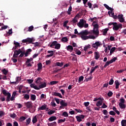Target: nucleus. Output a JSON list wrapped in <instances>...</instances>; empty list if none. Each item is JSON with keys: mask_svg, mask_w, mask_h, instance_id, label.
<instances>
[{"mask_svg": "<svg viewBox=\"0 0 126 126\" xmlns=\"http://www.w3.org/2000/svg\"><path fill=\"white\" fill-rule=\"evenodd\" d=\"M27 81L29 84H30V86L32 88V79L27 80Z\"/></svg>", "mask_w": 126, "mask_h": 126, "instance_id": "53", "label": "nucleus"}, {"mask_svg": "<svg viewBox=\"0 0 126 126\" xmlns=\"http://www.w3.org/2000/svg\"><path fill=\"white\" fill-rule=\"evenodd\" d=\"M47 109V105L46 104L42 105L38 108V110H44Z\"/></svg>", "mask_w": 126, "mask_h": 126, "instance_id": "27", "label": "nucleus"}, {"mask_svg": "<svg viewBox=\"0 0 126 126\" xmlns=\"http://www.w3.org/2000/svg\"><path fill=\"white\" fill-rule=\"evenodd\" d=\"M26 120V117L24 116H22L19 119V122H23V121H25Z\"/></svg>", "mask_w": 126, "mask_h": 126, "instance_id": "40", "label": "nucleus"}, {"mask_svg": "<svg viewBox=\"0 0 126 126\" xmlns=\"http://www.w3.org/2000/svg\"><path fill=\"white\" fill-rule=\"evenodd\" d=\"M55 49H56L57 50H60V49H61V44L57 43L55 45Z\"/></svg>", "mask_w": 126, "mask_h": 126, "instance_id": "41", "label": "nucleus"}, {"mask_svg": "<svg viewBox=\"0 0 126 126\" xmlns=\"http://www.w3.org/2000/svg\"><path fill=\"white\" fill-rule=\"evenodd\" d=\"M50 83L51 85H55V84H58V83H59V82L56 81H53L50 82Z\"/></svg>", "mask_w": 126, "mask_h": 126, "instance_id": "46", "label": "nucleus"}, {"mask_svg": "<svg viewBox=\"0 0 126 126\" xmlns=\"http://www.w3.org/2000/svg\"><path fill=\"white\" fill-rule=\"evenodd\" d=\"M102 104H103L102 101H98L96 102V106H97V107H100V106H102Z\"/></svg>", "mask_w": 126, "mask_h": 126, "instance_id": "37", "label": "nucleus"}, {"mask_svg": "<svg viewBox=\"0 0 126 126\" xmlns=\"http://www.w3.org/2000/svg\"><path fill=\"white\" fill-rule=\"evenodd\" d=\"M108 31H109V29L108 28L102 30V32L103 33V35H104V36H106V35H107Z\"/></svg>", "mask_w": 126, "mask_h": 126, "instance_id": "18", "label": "nucleus"}, {"mask_svg": "<svg viewBox=\"0 0 126 126\" xmlns=\"http://www.w3.org/2000/svg\"><path fill=\"white\" fill-rule=\"evenodd\" d=\"M61 41L64 43H65L68 41V39L66 36H65L61 39Z\"/></svg>", "mask_w": 126, "mask_h": 126, "instance_id": "29", "label": "nucleus"}, {"mask_svg": "<svg viewBox=\"0 0 126 126\" xmlns=\"http://www.w3.org/2000/svg\"><path fill=\"white\" fill-rule=\"evenodd\" d=\"M93 33L94 34V35H95V36H99V30L98 29H94L93 31Z\"/></svg>", "mask_w": 126, "mask_h": 126, "instance_id": "14", "label": "nucleus"}, {"mask_svg": "<svg viewBox=\"0 0 126 126\" xmlns=\"http://www.w3.org/2000/svg\"><path fill=\"white\" fill-rule=\"evenodd\" d=\"M24 31H27V32L28 31H29V32H31V31H32V26H31L30 27H29V29H28V28H26L25 29H24Z\"/></svg>", "mask_w": 126, "mask_h": 126, "instance_id": "36", "label": "nucleus"}, {"mask_svg": "<svg viewBox=\"0 0 126 126\" xmlns=\"http://www.w3.org/2000/svg\"><path fill=\"white\" fill-rule=\"evenodd\" d=\"M100 46H101V42L100 41H96L92 44L93 48L94 49H98V47H100Z\"/></svg>", "mask_w": 126, "mask_h": 126, "instance_id": "6", "label": "nucleus"}, {"mask_svg": "<svg viewBox=\"0 0 126 126\" xmlns=\"http://www.w3.org/2000/svg\"><path fill=\"white\" fill-rule=\"evenodd\" d=\"M109 114L111 116H116V113L113 111H111L109 112Z\"/></svg>", "mask_w": 126, "mask_h": 126, "instance_id": "58", "label": "nucleus"}, {"mask_svg": "<svg viewBox=\"0 0 126 126\" xmlns=\"http://www.w3.org/2000/svg\"><path fill=\"white\" fill-rule=\"evenodd\" d=\"M81 38L82 39V40H88V39H89V36L81 35Z\"/></svg>", "mask_w": 126, "mask_h": 126, "instance_id": "31", "label": "nucleus"}, {"mask_svg": "<svg viewBox=\"0 0 126 126\" xmlns=\"http://www.w3.org/2000/svg\"><path fill=\"white\" fill-rule=\"evenodd\" d=\"M32 45H34V47H39V45H40V43L36 42L35 43H32Z\"/></svg>", "mask_w": 126, "mask_h": 126, "instance_id": "51", "label": "nucleus"}, {"mask_svg": "<svg viewBox=\"0 0 126 126\" xmlns=\"http://www.w3.org/2000/svg\"><path fill=\"white\" fill-rule=\"evenodd\" d=\"M65 100H62L60 102V105L63 106L64 107H66L67 106V103H65L64 101Z\"/></svg>", "mask_w": 126, "mask_h": 126, "instance_id": "21", "label": "nucleus"}, {"mask_svg": "<svg viewBox=\"0 0 126 126\" xmlns=\"http://www.w3.org/2000/svg\"><path fill=\"white\" fill-rule=\"evenodd\" d=\"M14 45H15V47H16L17 48H20L21 47L20 43L16 42L15 41H14Z\"/></svg>", "mask_w": 126, "mask_h": 126, "instance_id": "32", "label": "nucleus"}, {"mask_svg": "<svg viewBox=\"0 0 126 126\" xmlns=\"http://www.w3.org/2000/svg\"><path fill=\"white\" fill-rule=\"evenodd\" d=\"M122 26V25L121 24H119L118 25V23H116V24H114L113 27V29L114 31H118L119 29H120V27Z\"/></svg>", "mask_w": 126, "mask_h": 126, "instance_id": "7", "label": "nucleus"}, {"mask_svg": "<svg viewBox=\"0 0 126 126\" xmlns=\"http://www.w3.org/2000/svg\"><path fill=\"white\" fill-rule=\"evenodd\" d=\"M2 72L4 74V75H6L7 73H8V70H6L5 68H4L1 70Z\"/></svg>", "mask_w": 126, "mask_h": 126, "instance_id": "39", "label": "nucleus"}, {"mask_svg": "<svg viewBox=\"0 0 126 126\" xmlns=\"http://www.w3.org/2000/svg\"><path fill=\"white\" fill-rule=\"evenodd\" d=\"M32 52V50L30 49L27 50L26 52L25 53V57H28V55Z\"/></svg>", "mask_w": 126, "mask_h": 126, "instance_id": "28", "label": "nucleus"}, {"mask_svg": "<svg viewBox=\"0 0 126 126\" xmlns=\"http://www.w3.org/2000/svg\"><path fill=\"white\" fill-rule=\"evenodd\" d=\"M114 83L116 85V87H115L116 89H119V86H120V83L119 82V81L116 80Z\"/></svg>", "mask_w": 126, "mask_h": 126, "instance_id": "24", "label": "nucleus"}, {"mask_svg": "<svg viewBox=\"0 0 126 126\" xmlns=\"http://www.w3.org/2000/svg\"><path fill=\"white\" fill-rule=\"evenodd\" d=\"M48 126H57V122H54L52 123H48Z\"/></svg>", "mask_w": 126, "mask_h": 126, "instance_id": "42", "label": "nucleus"}, {"mask_svg": "<svg viewBox=\"0 0 126 126\" xmlns=\"http://www.w3.org/2000/svg\"><path fill=\"white\" fill-rule=\"evenodd\" d=\"M55 112H56V111L51 110V111L48 112V115H53V114H55Z\"/></svg>", "mask_w": 126, "mask_h": 126, "instance_id": "54", "label": "nucleus"}, {"mask_svg": "<svg viewBox=\"0 0 126 126\" xmlns=\"http://www.w3.org/2000/svg\"><path fill=\"white\" fill-rule=\"evenodd\" d=\"M4 115H5V113L3 111H0V118H2Z\"/></svg>", "mask_w": 126, "mask_h": 126, "instance_id": "49", "label": "nucleus"}, {"mask_svg": "<svg viewBox=\"0 0 126 126\" xmlns=\"http://www.w3.org/2000/svg\"><path fill=\"white\" fill-rule=\"evenodd\" d=\"M91 48V45H90V44H88L87 45H85L84 48V51H87V50H88V49H90Z\"/></svg>", "mask_w": 126, "mask_h": 126, "instance_id": "30", "label": "nucleus"}, {"mask_svg": "<svg viewBox=\"0 0 126 126\" xmlns=\"http://www.w3.org/2000/svg\"><path fill=\"white\" fill-rule=\"evenodd\" d=\"M22 43H29V44L32 43V38H28L22 40Z\"/></svg>", "mask_w": 126, "mask_h": 126, "instance_id": "12", "label": "nucleus"}, {"mask_svg": "<svg viewBox=\"0 0 126 126\" xmlns=\"http://www.w3.org/2000/svg\"><path fill=\"white\" fill-rule=\"evenodd\" d=\"M10 117L12 118V119H15V118H16V114H15V113L10 114Z\"/></svg>", "mask_w": 126, "mask_h": 126, "instance_id": "57", "label": "nucleus"}, {"mask_svg": "<svg viewBox=\"0 0 126 126\" xmlns=\"http://www.w3.org/2000/svg\"><path fill=\"white\" fill-rule=\"evenodd\" d=\"M121 125H122V126H126V120H123L121 121Z\"/></svg>", "mask_w": 126, "mask_h": 126, "instance_id": "43", "label": "nucleus"}, {"mask_svg": "<svg viewBox=\"0 0 126 126\" xmlns=\"http://www.w3.org/2000/svg\"><path fill=\"white\" fill-rule=\"evenodd\" d=\"M65 122V118L63 119H60L58 121V124H61V123H64Z\"/></svg>", "mask_w": 126, "mask_h": 126, "instance_id": "50", "label": "nucleus"}, {"mask_svg": "<svg viewBox=\"0 0 126 126\" xmlns=\"http://www.w3.org/2000/svg\"><path fill=\"white\" fill-rule=\"evenodd\" d=\"M27 108H28L29 109H32V102H28L26 103Z\"/></svg>", "mask_w": 126, "mask_h": 126, "instance_id": "16", "label": "nucleus"}, {"mask_svg": "<svg viewBox=\"0 0 126 126\" xmlns=\"http://www.w3.org/2000/svg\"><path fill=\"white\" fill-rule=\"evenodd\" d=\"M43 81V79H42V78L38 77L35 79V83L38 86L39 84H41Z\"/></svg>", "mask_w": 126, "mask_h": 126, "instance_id": "11", "label": "nucleus"}, {"mask_svg": "<svg viewBox=\"0 0 126 126\" xmlns=\"http://www.w3.org/2000/svg\"><path fill=\"white\" fill-rule=\"evenodd\" d=\"M118 19L120 22H121V23H123V22H125V18H124L123 14L118 15Z\"/></svg>", "mask_w": 126, "mask_h": 126, "instance_id": "9", "label": "nucleus"}, {"mask_svg": "<svg viewBox=\"0 0 126 126\" xmlns=\"http://www.w3.org/2000/svg\"><path fill=\"white\" fill-rule=\"evenodd\" d=\"M83 79H84V77H83V76H80L79 78V80H78L79 83H80L81 81H83Z\"/></svg>", "mask_w": 126, "mask_h": 126, "instance_id": "44", "label": "nucleus"}, {"mask_svg": "<svg viewBox=\"0 0 126 126\" xmlns=\"http://www.w3.org/2000/svg\"><path fill=\"white\" fill-rule=\"evenodd\" d=\"M24 97L25 99H26V100H28V99H29L30 98L29 94H25Z\"/></svg>", "mask_w": 126, "mask_h": 126, "instance_id": "60", "label": "nucleus"}, {"mask_svg": "<svg viewBox=\"0 0 126 126\" xmlns=\"http://www.w3.org/2000/svg\"><path fill=\"white\" fill-rule=\"evenodd\" d=\"M53 95L54 96H58V97H60V98H63V95H62V94L60 93L54 92Z\"/></svg>", "mask_w": 126, "mask_h": 126, "instance_id": "20", "label": "nucleus"}, {"mask_svg": "<svg viewBox=\"0 0 126 126\" xmlns=\"http://www.w3.org/2000/svg\"><path fill=\"white\" fill-rule=\"evenodd\" d=\"M84 23H86V21L83 19H81L79 22L77 24V26L80 28H83V27H84Z\"/></svg>", "mask_w": 126, "mask_h": 126, "instance_id": "3", "label": "nucleus"}, {"mask_svg": "<svg viewBox=\"0 0 126 126\" xmlns=\"http://www.w3.org/2000/svg\"><path fill=\"white\" fill-rule=\"evenodd\" d=\"M89 104H90L89 102H84V105L85 107H88V106H89Z\"/></svg>", "mask_w": 126, "mask_h": 126, "instance_id": "62", "label": "nucleus"}, {"mask_svg": "<svg viewBox=\"0 0 126 126\" xmlns=\"http://www.w3.org/2000/svg\"><path fill=\"white\" fill-rule=\"evenodd\" d=\"M85 118V115H80L79 116H76V119L79 123H80V122H82V120H84Z\"/></svg>", "mask_w": 126, "mask_h": 126, "instance_id": "4", "label": "nucleus"}, {"mask_svg": "<svg viewBox=\"0 0 126 126\" xmlns=\"http://www.w3.org/2000/svg\"><path fill=\"white\" fill-rule=\"evenodd\" d=\"M67 50L69 52H72V51H73V47L71 45H68L67 47Z\"/></svg>", "mask_w": 126, "mask_h": 126, "instance_id": "26", "label": "nucleus"}, {"mask_svg": "<svg viewBox=\"0 0 126 126\" xmlns=\"http://www.w3.org/2000/svg\"><path fill=\"white\" fill-rule=\"evenodd\" d=\"M107 95L108 97H112L113 96V92L110 91L108 94Z\"/></svg>", "mask_w": 126, "mask_h": 126, "instance_id": "55", "label": "nucleus"}, {"mask_svg": "<svg viewBox=\"0 0 126 126\" xmlns=\"http://www.w3.org/2000/svg\"><path fill=\"white\" fill-rule=\"evenodd\" d=\"M115 51H116V47H112L111 49H110L109 56H112V54L115 52Z\"/></svg>", "mask_w": 126, "mask_h": 126, "instance_id": "34", "label": "nucleus"}, {"mask_svg": "<svg viewBox=\"0 0 126 126\" xmlns=\"http://www.w3.org/2000/svg\"><path fill=\"white\" fill-rule=\"evenodd\" d=\"M109 85H113L114 84V80L113 79H111L109 82Z\"/></svg>", "mask_w": 126, "mask_h": 126, "instance_id": "59", "label": "nucleus"}, {"mask_svg": "<svg viewBox=\"0 0 126 126\" xmlns=\"http://www.w3.org/2000/svg\"><path fill=\"white\" fill-rule=\"evenodd\" d=\"M21 53H22V50H21V49H19L18 50L14 51L13 58H14V59L17 58L18 55H20V54H21Z\"/></svg>", "mask_w": 126, "mask_h": 126, "instance_id": "2", "label": "nucleus"}, {"mask_svg": "<svg viewBox=\"0 0 126 126\" xmlns=\"http://www.w3.org/2000/svg\"><path fill=\"white\" fill-rule=\"evenodd\" d=\"M37 117L34 116L32 119V123L33 124H36L37 123Z\"/></svg>", "mask_w": 126, "mask_h": 126, "instance_id": "45", "label": "nucleus"}, {"mask_svg": "<svg viewBox=\"0 0 126 126\" xmlns=\"http://www.w3.org/2000/svg\"><path fill=\"white\" fill-rule=\"evenodd\" d=\"M32 88H34V89H35V90H40V87L38 86H38H36V85H34V84H32Z\"/></svg>", "mask_w": 126, "mask_h": 126, "instance_id": "35", "label": "nucleus"}, {"mask_svg": "<svg viewBox=\"0 0 126 126\" xmlns=\"http://www.w3.org/2000/svg\"><path fill=\"white\" fill-rule=\"evenodd\" d=\"M94 29L99 30V25L97 24H95L94 25Z\"/></svg>", "mask_w": 126, "mask_h": 126, "instance_id": "52", "label": "nucleus"}, {"mask_svg": "<svg viewBox=\"0 0 126 126\" xmlns=\"http://www.w3.org/2000/svg\"><path fill=\"white\" fill-rule=\"evenodd\" d=\"M79 16H80V15H79V14H77L71 21V23H73V24L76 23L78 22Z\"/></svg>", "mask_w": 126, "mask_h": 126, "instance_id": "5", "label": "nucleus"}, {"mask_svg": "<svg viewBox=\"0 0 126 126\" xmlns=\"http://www.w3.org/2000/svg\"><path fill=\"white\" fill-rule=\"evenodd\" d=\"M39 88L40 89H42L43 88H45V87H47V82H44V81L39 85Z\"/></svg>", "mask_w": 126, "mask_h": 126, "instance_id": "10", "label": "nucleus"}, {"mask_svg": "<svg viewBox=\"0 0 126 126\" xmlns=\"http://www.w3.org/2000/svg\"><path fill=\"white\" fill-rule=\"evenodd\" d=\"M78 35H81V36H85L89 34V32L87 30L81 31L80 33H78Z\"/></svg>", "mask_w": 126, "mask_h": 126, "instance_id": "8", "label": "nucleus"}, {"mask_svg": "<svg viewBox=\"0 0 126 126\" xmlns=\"http://www.w3.org/2000/svg\"><path fill=\"white\" fill-rule=\"evenodd\" d=\"M56 120H57V117L52 116L49 118L48 121H49V122H53V121H56Z\"/></svg>", "mask_w": 126, "mask_h": 126, "instance_id": "25", "label": "nucleus"}, {"mask_svg": "<svg viewBox=\"0 0 126 126\" xmlns=\"http://www.w3.org/2000/svg\"><path fill=\"white\" fill-rule=\"evenodd\" d=\"M36 100V95L35 94H32V100L35 101Z\"/></svg>", "mask_w": 126, "mask_h": 126, "instance_id": "63", "label": "nucleus"}, {"mask_svg": "<svg viewBox=\"0 0 126 126\" xmlns=\"http://www.w3.org/2000/svg\"><path fill=\"white\" fill-rule=\"evenodd\" d=\"M31 122V118H28V119L26 120L27 125H29V124H30Z\"/></svg>", "mask_w": 126, "mask_h": 126, "instance_id": "56", "label": "nucleus"}, {"mask_svg": "<svg viewBox=\"0 0 126 126\" xmlns=\"http://www.w3.org/2000/svg\"><path fill=\"white\" fill-rule=\"evenodd\" d=\"M20 80H21V78L20 77H17L16 81L17 82V83H19V81H20Z\"/></svg>", "mask_w": 126, "mask_h": 126, "instance_id": "61", "label": "nucleus"}, {"mask_svg": "<svg viewBox=\"0 0 126 126\" xmlns=\"http://www.w3.org/2000/svg\"><path fill=\"white\" fill-rule=\"evenodd\" d=\"M72 10V7H71V5H70L68 9V11L67 12V14L69 15H70L71 14V11Z\"/></svg>", "mask_w": 126, "mask_h": 126, "instance_id": "33", "label": "nucleus"}, {"mask_svg": "<svg viewBox=\"0 0 126 126\" xmlns=\"http://www.w3.org/2000/svg\"><path fill=\"white\" fill-rule=\"evenodd\" d=\"M62 116L63 117H68V113H67V112L65 111V112H63V113L62 114Z\"/></svg>", "mask_w": 126, "mask_h": 126, "instance_id": "48", "label": "nucleus"}, {"mask_svg": "<svg viewBox=\"0 0 126 126\" xmlns=\"http://www.w3.org/2000/svg\"><path fill=\"white\" fill-rule=\"evenodd\" d=\"M49 34H50V35H51L52 36H54V35H56V32H55V31L51 30L49 32Z\"/></svg>", "mask_w": 126, "mask_h": 126, "instance_id": "47", "label": "nucleus"}, {"mask_svg": "<svg viewBox=\"0 0 126 126\" xmlns=\"http://www.w3.org/2000/svg\"><path fill=\"white\" fill-rule=\"evenodd\" d=\"M13 126H18V123H17V122L16 121L14 122Z\"/></svg>", "mask_w": 126, "mask_h": 126, "instance_id": "64", "label": "nucleus"}, {"mask_svg": "<svg viewBox=\"0 0 126 126\" xmlns=\"http://www.w3.org/2000/svg\"><path fill=\"white\" fill-rule=\"evenodd\" d=\"M32 60V58L27 59V61L26 62V64H27V66H32V64H31V61Z\"/></svg>", "mask_w": 126, "mask_h": 126, "instance_id": "13", "label": "nucleus"}, {"mask_svg": "<svg viewBox=\"0 0 126 126\" xmlns=\"http://www.w3.org/2000/svg\"><path fill=\"white\" fill-rule=\"evenodd\" d=\"M104 6H105V7L108 9V10H110V11H114V9L111 8L109 6V5H108L107 4H104Z\"/></svg>", "mask_w": 126, "mask_h": 126, "instance_id": "19", "label": "nucleus"}, {"mask_svg": "<svg viewBox=\"0 0 126 126\" xmlns=\"http://www.w3.org/2000/svg\"><path fill=\"white\" fill-rule=\"evenodd\" d=\"M119 106L121 109H126V104L125 103H119Z\"/></svg>", "mask_w": 126, "mask_h": 126, "instance_id": "23", "label": "nucleus"}, {"mask_svg": "<svg viewBox=\"0 0 126 126\" xmlns=\"http://www.w3.org/2000/svg\"><path fill=\"white\" fill-rule=\"evenodd\" d=\"M57 44H58V41H57L52 42V44L50 45V48H53V46H56Z\"/></svg>", "mask_w": 126, "mask_h": 126, "instance_id": "38", "label": "nucleus"}, {"mask_svg": "<svg viewBox=\"0 0 126 126\" xmlns=\"http://www.w3.org/2000/svg\"><path fill=\"white\" fill-rule=\"evenodd\" d=\"M2 94L4 96H7L6 98V102H9V101H10V97H11V94L10 93L6 90L3 89L2 90Z\"/></svg>", "mask_w": 126, "mask_h": 126, "instance_id": "1", "label": "nucleus"}, {"mask_svg": "<svg viewBox=\"0 0 126 126\" xmlns=\"http://www.w3.org/2000/svg\"><path fill=\"white\" fill-rule=\"evenodd\" d=\"M63 62H62L61 63L60 62H56L55 63V66H63Z\"/></svg>", "mask_w": 126, "mask_h": 126, "instance_id": "17", "label": "nucleus"}, {"mask_svg": "<svg viewBox=\"0 0 126 126\" xmlns=\"http://www.w3.org/2000/svg\"><path fill=\"white\" fill-rule=\"evenodd\" d=\"M37 70L38 71H40V70H41V69H42V67H43V65L42 64V63H39L37 64Z\"/></svg>", "mask_w": 126, "mask_h": 126, "instance_id": "22", "label": "nucleus"}, {"mask_svg": "<svg viewBox=\"0 0 126 126\" xmlns=\"http://www.w3.org/2000/svg\"><path fill=\"white\" fill-rule=\"evenodd\" d=\"M94 58L95 60H98L100 58V54L99 52H94Z\"/></svg>", "mask_w": 126, "mask_h": 126, "instance_id": "15", "label": "nucleus"}]
</instances>
